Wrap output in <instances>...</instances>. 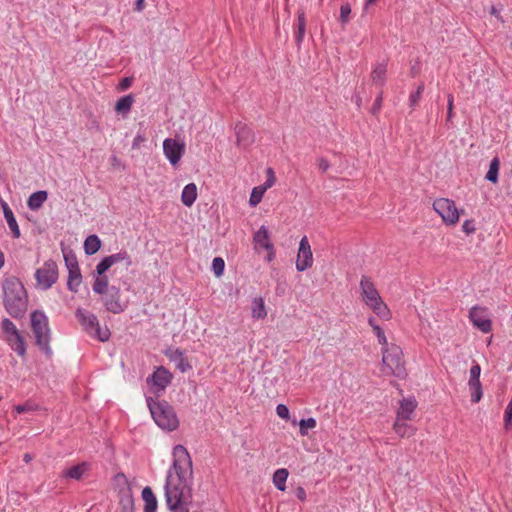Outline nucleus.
I'll return each mask as SVG.
<instances>
[{"label":"nucleus","mask_w":512,"mask_h":512,"mask_svg":"<svg viewBox=\"0 0 512 512\" xmlns=\"http://www.w3.org/2000/svg\"><path fill=\"white\" fill-rule=\"evenodd\" d=\"M172 455V464L166 472L164 496L167 508L178 512L188 507L192 500L193 464L183 445H176Z\"/></svg>","instance_id":"f257e3e1"},{"label":"nucleus","mask_w":512,"mask_h":512,"mask_svg":"<svg viewBox=\"0 0 512 512\" xmlns=\"http://www.w3.org/2000/svg\"><path fill=\"white\" fill-rule=\"evenodd\" d=\"M3 305L13 318H22L28 307V296L23 283L16 277L3 282Z\"/></svg>","instance_id":"f03ea898"},{"label":"nucleus","mask_w":512,"mask_h":512,"mask_svg":"<svg viewBox=\"0 0 512 512\" xmlns=\"http://www.w3.org/2000/svg\"><path fill=\"white\" fill-rule=\"evenodd\" d=\"M382 372L384 375H392L404 379L407 375L403 360V351L400 346L391 344L382 348Z\"/></svg>","instance_id":"7ed1b4c3"},{"label":"nucleus","mask_w":512,"mask_h":512,"mask_svg":"<svg viewBox=\"0 0 512 512\" xmlns=\"http://www.w3.org/2000/svg\"><path fill=\"white\" fill-rule=\"evenodd\" d=\"M31 329L36 345L47 355L52 354L50 347L51 330L47 315L41 311H33L30 315Z\"/></svg>","instance_id":"20e7f679"},{"label":"nucleus","mask_w":512,"mask_h":512,"mask_svg":"<svg viewBox=\"0 0 512 512\" xmlns=\"http://www.w3.org/2000/svg\"><path fill=\"white\" fill-rule=\"evenodd\" d=\"M75 317L82 327L83 331L91 338L100 342H106L110 338V330L107 326L100 325L98 317L89 310L77 308Z\"/></svg>","instance_id":"39448f33"},{"label":"nucleus","mask_w":512,"mask_h":512,"mask_svg":"<svg viewBox=\"0 0 512 512\" xmlns=\"http://www.w3.org/2000/svg\"><path fill=\"white\" fill-rule=\"evenodd\" d=\"M148 407L155 423L163 430L173 431L178 428L179 420L173 407L166 401L153 402L147 399Z\"/></svg>","instance_id":"423d86ee"},{"label":"nucleus","mask_w":512,"mask_h":512,"mask_svg":"<svg viewBox=\"0 0 512 512\" xmlns=\"http://www.w3.org/2000/svg\"><path fill=\"white\" fill-rule=\"evenodd\" d=\"M1 329L6 336V341L10 348L19 356H25V340L19 330L16 328L15 324L9 318H4L1 322Z\"/></svg>","instance_id":"0eeeda50"},{"label":"nucleus","mask_w":512,"mask_h":512,"mask_svg":"<svg viewBox=\"0 0 512 512\" xmlns=\"http://www.w3.org/2000/svg\"><path fill=\"white\" fill-rule=\"evenodd\" d=\"M433 209L446 225H455L459 221L460 213L454 201L450 199L438 198L434 200Z\"/></svg>","instance_id":"6e6552de"},{"label":"nucleus","mask_w":512,"mask_h":512,"mask_svg":"<svg viewBox=\"0 0 512 512\" xmlns=\"http://www.w3.org/2000/svg\"><path fill=\"white\" fill-rule=\"evenodd\" d=\"M35 278L38 288L42 290L49 289L58 279L57 264L52 260L44 262L42 267L36 270Z\"/></svg>","instance_id":"1a4fd4ad"},{"label":"nucleus","mask_w":512,"mask_h":512,"mask_svg":"<svg viewBox=\"0 0 512 512\" xmlns=\"http://www.w3.org/2000/svg\"><path fill=\"white\" fill-rule=\"evenodd\" d=\"M172 374L165 367L160 366L147 377V384L154 394L163 393L172 381Z\"/></svg>","instance_id":"9d476101"},{"label":"nucleus","mask_w":512,"mask_h":512,"mask_svg":"<svg viewBox=\"0 0 512 512\" xmlns=\"http://www.w3.org/2000/svg\"><path fill=\"white\" fill-rule=\"evenodd\" d=\"M118 262H125L126 267L132 265V259L130 255L125 250H120L115 254L108 255L104 257L96 266L95 274L103 275L105 274L114 264Z\"/></svg>","instance_id":"9b49d317"},{"label":"nucleus","mask_w":512,"mask_h":512,"mask_svg":"<svg viewBox=\"0 0 512 512\" xmlns=\"http://www.w3.org/2000/svg\"><path fill=\"white\" fill-rule=\"evenodd\" d=\"M163 152L172 166H176L185 152V144L174 138L163 141Z\"/></svg>","instance_id":"f8f14e48"},{"label":"nucleus","mask_w":512,"mask_h":512,"mask_svg":"<svg viewBox=\"0 0 512 512\" xmlns=\"http://www.w3.org/2000/svg\"><path fill=\"white\" fill-rule=\"evenodd\" d=\"M120 297V289L116 286H111L107 292L101 295L105 308L114 314H119L126 308Z\"/></svg>","instance_id":"ddd939ff"},{"label":"nucleus","mask_w":512,"mask_h":512,"mask_svg":"<svg viewBox=\"0 0 512 512\" xmlns=\"http://www.w3.org/2000/svg\"><path fill=\"white\" fill-rule=\"evenodd\" d=\"M313 265V254L307 236H303L299 243L296 260V269L303 272Z\"/></svg>","instance_id":"4468645a"},{"label":"nucleus","mask_w":512,"mask_h":512,"mask_svg":"<svg viewBox=\"0 0 512 512\" xmlns=\"http://www.w3.org/2000/svg\"><path fill=\"white\" fill-rule=\"evenodd\" d=\"M469 319L473 326L481 332L488 333L491 331L492 323L486 308L479 306L472 307L469 311Z\"/></svg>","instance_id":"2eb2a0df"},{"label":"nucleus","mask_w":512,"mask_h":512,"mask_svg":"<svg viewBox=\"0 0 512 512\" xmlns=\"http://www.w3.org/2000/svg\"><path fill=\"white\" fill-rule=\"evenodd\" d=\"M360 291L362 300L367 306L381 299V296L378 290L376 289L373 281L368 276L361 277Z\"/></svg>","instance_id":"dca6fc26"},{"label":"nucleus","mask_w":512,"mask_h":512,"mask_svg":"<svg viewBox=\"0 0 512 512\" xmlns=\"http://www.w3.org/2000/svg\"><path fill=\"white\" fill-rule=\"evenodd\" d=\"M164 354L180 372L185 373L192 368L184 351L180 348L169 347L164 351Z\"/></svg>","instance_id":"f3484780"},{"label":"nucleus","mask_w":512,"mask_h":512,"mask_svg":"<svg viewBox=\"0 0 512 512\" xmlns=\"http://www.w3.org/2000/svg\"><path fill=\"white\" fill-rule=\"evenodd\" d=\"M417 401L414 397L403 398L399 403V408L396 412V419L410 420L417 408Z\"/></svg>","instance_id":"a211bd4d"},{"label":"nucleus","mask_w":512,"mask_h":512,"mask_svg":"<svg viewBox=\"0 0 512 512\" xmlns=\"http://www.w3.org/2000/svg\"><path fill=\"white\" fill-rule=\"evenodd\" d=\"M237 144L242 147L249 146L254 141L251 129L244 123L238 122L235 125Z\"/></svg>","instance_id":"6ab92c4d"},{"label":"nucleus","mask_w":512,"mask_h":512,"mask_svg":"<svg viewBox=\"0 0 512 512\" xmlns=\"http://www.w3.org/2000/svg\"><path fill=\"white\" fill-rule=\"evenodd\" d=\"M90 469L88 462L79 463L69 469H66L62 473V477L73 480H80Z\"/></svg>","instance_id":"aec40b11"},{"label":"nucleus","mask_w":512,"mask_h":512,"mask_svg":"<svg viewBox=\"0 0 512 512\" xmlns=\"http://www.w3.org/2000/svg\"><path fill=\"white\" fill-rule=\"evenodd\" d=\"M197 199V186L195 183H189L184 186L181 193V201L183 205L191 207Z\"/></svg>","instance_id":"412c9836"},{"label":"nucleus","mask_w":512,"mask_h":512,"mask_svg":"<svg viewBox=\"0 0 512 512\" xmlns=\"http://www.w3.org/2000/svg\"><path fill=\"white\" fill-rule=\"evenodd\" d=\"M407 420H400L396 419L393 424V429L395 433L404 438V437H411L415 434L416 428L406 422Z\"/></svg>","instance_id":"4be33fe9"},{"label":"nucleus","mask_w":512,"mask_h":512,"mask_svg":"<svg viewBox=\"0 0 512 512\" xmlns=\"http://www.w3.org/2000/svg\"><path fill=\"white\" fill-rule=\"evenodd\" d=\"M142 499L145 503L144 512H156L158 502L156 496L149 486L143 488Z\"/></svg>","instance_id":"5701e85b"},{"label":"nucleus","mask_w":512,"mask_h":512,"mask_svg":"<svg viewBox=\"0 0 512 512\" xmlns=\"http://www.w3.org/2000/svg\"><path fill=\"white\" fill-rule=\"evenodd\" d=\"M47 198L48 193L45 190L34 192L29 196L27 206L30 210L36 211L42 207Z\"/></svg>","instance_id":"b1692460"},{"label":"nucleus","mask_w":512,"mask_h":512,"mask_svg":"<svg viewBox=\"0 0 512 512\" xmlns=\"http://www.w3.org/2000/svg\"><path fill=\"white\" fill-rule=\"evenodd\" d=\"M387 64L384 62L377 63L371 73L372 83L382 86L386 81Z\"/></svg>","instance_id":"393cba45"},{"label":"nucleus","mask_w":512,"mask_h":512,"mask_svg":"<svg viewBox=\"0 0 512 512\" xmlns=\"http://www.w3.org/2000/svg\"><path fill=\"white\" fill-rule=\"evenodd\" d=\"M254 242L256 245L266 250L272 249V244L269 238V232L265 226H261L259 230L254 234Z\"/></svg>","instance_id":"a878e982"},{"label":"nucleus","mask_w":512,"mask_h":512,"mask_svg":"<svg viewBox=\"0 0 512 512\" xmlns=\"http://www.w3.org/2000/svg\"><path fill=\"white\" fill-rule=\"evenodd\" d=\"M368 307L382 320L388 321L391 319V311L382 298Z\"/></svg>","instance_id":"bb28decb"},{"label":"nucleus","mask_w":512,"mask_h":512,"mask_svg":"<svg viewBox=\"0 0 512 512\" xmlns=\"http://www.w3.org/2000/svg\"><path fill=\"white\" fill-rule=\"evenodd\" d=\"M251 315L254 319H257V320L264 319L267 316L265 303L261 297L253 299L252 307H251Z\"/></svg>","instance_id":"cd10ccee"},{"label":"nucleus","mask_w":512,"mask_h":512,"mask_svg":"<svg viewBox=\"0 0 512 512\" xmlns=\"http://www.w3.org/2000/svg\"><path fill=\"white\" fill-rule=\"evenodd\" d=\"M288 475H289V472L286 468H280L274 472L272 481H273L274 486L278 490L285 491Z\"/></svg>","instance_id":"c85d7f7f"},{"label":"nucleus","mask_w":512,"mask_h":512,"mask_svg":"<svg viewBox=\"0 0 512 512\" xmlns=\"http://www.w3.org/2000/svg\"><path fill=\"white\" fill-rule=\"evenodd\" d=\"M468 387L471 395V402L478 403L483 396L480 379L468 380Z\"/></svg>","instance_id":"c756f323"},{"label":"nucleus","mask_w":512,"mask_h":512,"mask_svg":"<svg viewBox=\"0 0 512 512\" xmlns=\"http://www.w3.org/2000/svg\"><path fill=\"white\" fill-rule=\"evenodd\" d=\"M101 247V240L95 234L89 235L84 241V251L87 255L95 254Z\"/></svg>","instance_id":"7c9ffc66"},{"label":"nucleus","mask_w":512,"mask_h":512,"mask_svg":"<svg viewBox=\"0 0 512 512\" xmlns=\"http://www.w3.org/2000/svg\"><path fill=\"white\" fill-rule=\"evenodd\" d=\"M133 102H134V97L131 94L121 97L116 102V105H115L116 112L123 114V115L129 113L131 110V107L133 105Z\"/></svg>","instance_id":"2f4dec72"},{"label":"nucleus","mask_w":512,"mask_h":512,"mask_svg":"<svg viewBox=\"0 0 512 512\" xmlns=\"http://www.w3.org/2000/svg\"><path fill=\"white\" fill-rule=\"evenodd\" d=\"M111 286L108 285V278L103 275H96L92 289L95 293L102 295L109 290Z\"/></svg>","instance_id":"473e14b6"},{"label":"nucleus","mask_w":512,"mask_h":512,"mask_svg":"<svg viewBox=\"0 0 512 512\" xmlns=\"http://www.w3.org/2000/svg\"><path fill=\"white\" fill-rule=\"evenodd\" d=\"M81 282H82V276H81L80 269L68 272L67 287L70 291L77 292Z\"/></svg>","instance_id":"72a5a7b5"},{"label":"nucleus","mask_w":512,"mask_h":512,"mask_svg":"<svg viewBox=\"0 0 512 512\" xmlns=\"http://www.w3.org/2000/svg\"><path fill=\"white\" fill-rule=\"evenodd\" d=\"M499 167H500V160L498 157H494L490 161L489 169H488V172L486 173L485 178L492 183H496L498 181Z\"/></svg>","instance_id":"f704fd0d"},{"label":"nucleus","mask_w":512,"mask_h":512,"mask_svg":"<svg viewBox=\"0 0 512 512\" xmlns=\"http://www.w3.org/2000/svg\"><path fill=\"white\" fill-rule=\"evenodd\" d=\"M4 217L7 221V224L13 234V237L14 238H19L21 236V232H20V228L18 226V223L16 221V218L14 216V213L13 211H6V213L4 214Z\"/></svg>","instance_id":"c9c22d12"},{"label":"nucleus","mask_w":512,"mask_h":512,"mask_svg":"<svg viewBox=\"0 0 512 512\" xmlns=\"http://www.w3.org/2000/svg\"><path fill=\"white\" fill-rule=\"evenodd\" d=\"M299 433L301 436H307L309 429H314L317 426V421L315 418L310 417L307 419H301L299 421Z\"/></svg>","instance_id":"e433bc0d"},{"label":"nucleus","mask_w":512,"mask_h":512,"mask_svg":"<svg viewBox=\"0 0 512 512\" xmlns=\"http://www.w3.org/2000/svg\"><path fill=\"white\" fill-rule=\"evenodd\" d=\"M265 191V187H262L261 185L254 187L249 199L250 206L255 207L256 205H258L261 202Z\"/></svg>","instance_id":"4c0bfd02"},{"label":"nucleus","mask_w":512,"mask_h":512,"mask_svg":"<svg viewBox=\"0 0 512 512\" xmlns=\"http://www.w3.org/2000/svg\"><path fill=\"white\" fill-rule=\"evenodd\" d=\"M306 28V20L305 14L300 12L298 14V23H297V32L295 34V39L298 43L302 42Z\"/></svg>","instance_id":"58836bf2"},{"label":"nucleus","mask_w":512,"mask_h":512,"mask_svg":"<svg viewBox=\"0 0 512 512\" xmlns=\"http://www.w3.org/2000/svg\"><path fill=\"white\" fill-rule=\"evenodd\" d=\"M64 260L69 271L79 270L78 261L73 253H64Z\"/></svg>","instance_id":"ea45409f"},{"label":"nucleus","mask_w":512,"mask_h":512,"mask_svg":"<svg viewBox=\"0 0 512 512\" xmlns=\"http://www.w3.org/2000/svg\"><path fill=\"white\" fill-rule=\"evenodd\" d=\"M225 262L221 257H215L212 261V270L216 276H221L224 273Z\"/></svg>","instance_id":"a19ab883"},{"label":"nucleus","mask_w":512,"mask_h":512,"mask_svg":"<svg viewBox=\"0 0 512 512\" xmlns=\"http://www.w3.org/2000/svg\"><path fill=\"white\" fill-rule=\"evenodd\" d=\"M351 14V6L349 3H344L340 7V17L339 20L342 24H346L350 20Z\"/></svg>","instance_id":"79ce46f5"},{"label":"nucleus","mask_w":512,"mask_h":512,"mask_svg":"<svg viewBox=\"0 0 512 512\" xmlns=\"http://www.w3.org/2000/svg\"><path fill=\"white\" fill-rule=\"evenodd\" d=\"M374 334L382 348L389 347L386 335L381 327H374Z\"/></svg>","instance_id":"37998d69"},{"label":"nucleus","mask_w":512,"mask_h":512,"mask_svg":"<svg viewBox=\"0 0 512 512\" xmlns=\"http://www.w3.org/2000/svg\"><path fill=\"white\" fill-rule=\"evenodd\" d=\"M423 91H424V85L420 84L417 87V90L415 92L411 93V95L409 97L410 106L414 107L417 105Z\"/></svg>","instance_id":"c03bdc74"},{"label":"nucleus","mask_w":512,"mask_h":512,"mask_svg":"<svg viewBox=\"0 0 512 512\" xmlns=\"http://www.w3.org/2000/svg\"><path fill=\"white\" fill-rule=\"evenodd\" d=\"M274 184H275L274 171L272 170V168H268L267 169V179L264 182V184L261 186L265 187V189L267 190V189L271 188Z\"/></svg>","instance_id":"a18cd8bd"},{"label":"nucleus","mask_w":512,"mask_h":512,"mask_svg":"<svg viewBox=\"0 0 512 512\" xmlns=\"http://www.w3.org/2000/svg\"><path fill=\"white\" fill-rule=\"evenodd\" d=\"M276 413L282 419H286V420L289 419V415H290L289 409L284 404H278L276 406Z\"/></svg>","instance_id":"49530a36"},{"label":"nucleus","mask_w":512,"mask_h":512,"mask_svg":"<svg viewBox=\"0 0 512 512\" xmlns=\"http://www.w3.org/2000/svg\"><path fill=\"white\" fill-rule=\"evenodd\" d=\"M481 367L478 363H474L470 368L469 380L480 379Z\"/></svg>","instance_id":"de8ad7c7"},{"label":"nucleus","mask_w":512,"mask_h":512,"mask_svg":"<svg viewBox=\"0 0 512 512\" xmlns=\"http://www.w3.org/2000/svg\"><path fill=\"white\" fill-rule=\"evenodd\" d=\"M35 409L34 405L31 402H26L25 404H19L15 406V411L18 414L33 411Z\"/></svg>","instance_id":"09e8293b"},{"label":"nucleus","mask_w":512,"mask_h":512,"mask_svg":"<svg viewBox=\"0 0 512 512\" xmlns=\"http://www.w3.org/2000/svg\"><path fill=\"white\" fill-rule=\"evenodd\" d=\"M462 230L467 235L472 234L475 231V224L473 220H466L462 224Z\"/></svg>","instance_id":"8fccbe9b"},{"label":"nucleus","mask_w":512,"mask_h":512,"mask_svg":"<svg viewBox=\"0 0 512 512\" xmlns=\"http://www.w3.org/2000/svg\"><path fill=\"white\" fill-rule=\"evenodd\" d=\"M146 141V137L142 133H137V135L134 137L132 141V149H138L141 145V143Z\"/></svg>","instance_id":"3c124183"},{"label":"nucleus","mask_w":512,"mask_h":512,"mask_svg":"<svg viewBox=\"0 0 512 512\" xmlns=\"http://www.w3.org/2000/svg\"><path fill=\"white\" fill-rule=\"evenodd\" d=\"M382 101H383V96H382V92H381L376 97L375 102H374V104L372 106L371 111H372L373 114H376L380 110L381 105H382Z\"/></svg>","instance_id":"603ef678"},{"label":"nucleus","mask_w":512,"mask_h":512,"mask_svg":"<svg viewBox=\"0 0 512 512\" xmlns=\"http://www.w3.org/2000/svg\"><path fill=\"white\" fill-rule=\"evenodd\" d=\"M133 79L131 77H125L121 80L119 84V88L121 90H126L132 85Z\"/></svg>","instance_id":"864d4df0"},{"label":"nucleus","mask_w":512,"mask_h":512,"mask_svg":"<svg viewBox=\"0 0 512 512\" xmlns=\"http://www.w3.org/2000/svg\"><path fill=\"white\" fill-rule=\"evenodd\" d=\"M453 101H454V98L451 94L448 95V104H447V118L448 120H450V118L452 117V110H453Z\"/></svg>","instance_id":"5fc2aeb1"},{"label":"nucleus","mask_w":512,"mask_h":512,"mask_svg":"<svg viewBox=\"0 0 512 512\" xmlns=\"http://www.w3.org/2000/svg\"><path fill=\"white\" fill-rule=\"evenodd\" d=\"M295 495L300 501H305L307 497L305 489L300 486L296 489Z\"/></svg>","instance_id":"6e6d98bb"},{"label":"nucleus","mask_w":512,"mask_h":512,"mask_svg":"<svg viewBox=\"0 0 512 512\" xmlns=\"http://www.w3.org/2000/svg\"><path fill=\"white\" fill-rule=\"evenodd\" d=\"M318 167L323 172H326L328 170V168L330 167V164H329V162L326 159L320 158L318 160Z\"/></svg>","instance_id":"4d7b16f0"},{"label":"nucleus","mask_w":512,"mask_h":512,"mask_svg":"<svg viewBox=\"0 0 512 512\" xmlns=\"http://www.w3.org/2000/svg\"><path fill=\"white\" fill-rule=\"evenodd\" d=\"M144 9V0H136L135 10L140 12Z\"/></svg>","instance_id":"13d9d810"},{"label":"nucleus","mask_w":512,"mask_h":512,"mask_svg":"<svg viewBox=\"0 0 512 512\" xmlns=\"http://www.w3.org/2000/svg\"><path fill=\"white\" fill-rule=\"evenodd\" d=\"M368 324L371 326L372 330L374 331V327H380L377 323H376V320L373 318V317H369L368 318Z\"/></svg>","instance_id":"bf43d9fd"},{"label":"nucleus","mask_w":512,"mask_h":512,"mask_svg":"<svg viewBox=\"0 0 512 512\" xmlns=\"http://www.w3.org/2000/svg\"><path fill=\"white\" fill-rule=\"evenodd\" d=\"M1 206L3 209V214H5L6 211H8V212L12 211L11 208L9 207V205L5 201H2Z\"/></svg>","instance_id":"052dcab7"},{"label":"nucleus","mask_w":512,"mask_h":512,"mask_svg":"<svg viewBox=\"0 0 512 512\" xmlns=\"http://www.w3.org/2000/svg\"><path fill=\"white\" fill-rule=\"evenodd\" d=\"M1 206L3 209V214H5L6 211H8V212L12 211L11 208L9 207V205L5 201H2Z\"/></svg>","instance_id":"680f3d73"},{"label":"nucleus","mask_w":512,"mask_h":512,"mask_svg":"<svg viewBox=\"0 0 512 512\" xmlns=\"http://www.w3.org/2000/svg\"><path fill=\"white\" fill-rule=\"evenodd\" d=\"M116 480H117V481L122 480V481H124V482H127V478H126L125 474H123V473H118V474L116 475Z\"/></svg>","instance_id":"e2e57ef3"},{"label":"nucleus","mask_w":512,"mask_h":512,"mask_svg":"<svg viewBox=\"0 0 512 512\" xmlns=\"http://www.w3.org/2000/svg\"><path fill=\"white\" fill-rule=\"evenodd\" d=\"M32 459H33V457H32V455H31V454H29V453H26V454H24V456H23V460H24L26 463L31 462V461H32Z\"/></svg>","instance_id":"0e129e2a"},{"label":"nucleus","mask_w":512,"mask_h":512,"mask_svg":"<svg viewBox=\"0 0 512 512\" xmlns=\"http://www.w3.org/2000/svg\"><path fill=\"white\" fill-rule=\"evenodd\" d=\"M491 14L496 16L497 18L500 17V14H499V12L497 11V9L495 7L491 8Z\"/></svg>","instance_id":"69168bd1"},{"label":"nucleus","mask_w":512,"mask_h":512,"mask_svg":"<svg viewBox=\"0 0 512 512\" xmlns=\"http://www.w3.org/2000/svg\"><path fill=\"white\" fill-rule=\"evenodd\" d=\"M112 164L115 165V163L118 161L116 156L111 157Z\"/></svg>","instance_id":"338daca9"},{"label":"nucleus","mask_w":512,"mask_h":512,"mask_svg":"<svg viewBox=\"0 0 512 512\" xmlns=\"http://www.w3.org/2000/svg\"><path fill=\"white\" fill-rule=\"evenodd\" d=\"M179 512H189V509H188V507H185L183 509H180Z\"/></svg>","instance_id":"774afa93"}]
</instances>
